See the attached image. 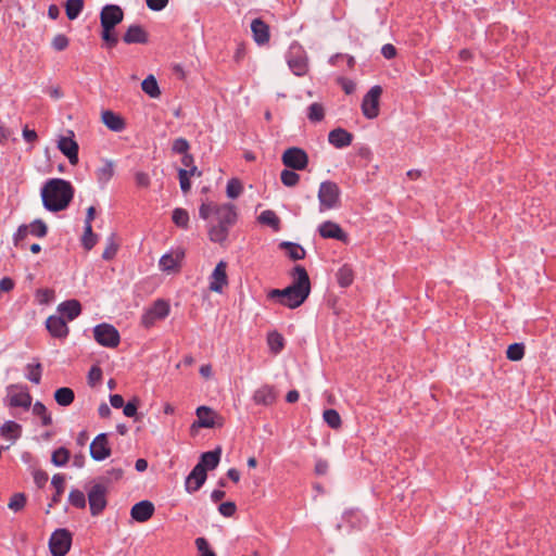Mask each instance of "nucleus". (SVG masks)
<instances>
[{
	"instance_id": "obj_10",
	"label": "nucleus",
	"mask_w": 556,
	"mask_h": 556,
	"mask_svg": "<svg viewBox=\"0 0 556 556\" xmlns=\"http://www.w3.org/2000/svg\"><path fill=\"white\" fill-rule=\"evenodd\" d=\"M382 88L376 85L369 89L362 101V113L366 118L374 119L379 115V103Z\"/></svg>"
},
{
	"instance_id": "obj_4",
	"label": "nucleus",
	"mask_w": 556,
	"mask_h": 556,
	"mask_svg": "<svg viewBox=\"0 0 556 556\" xmlns=\"http://www.w3.org/2000/svg\"><path fill=\"white\" fill-rule=\"evenodd\" d=\"M340 188L334 181H323L318 190L319 211L324 212L340 204Z\"/></svg>"
},
{
	"instance_id": "obj_23",
	"label": "nucleus",
	"mask_w": 556,
	"mask_h": 556,
	"mask_svg": "<svg viewBox=\"0 0 556 556\" xmlns=\"http://www.w3.org/2000/svg\"><path fill=\"white\" fill-rule=\"evenodd\" d=\"M328 141L337 149L349 147L353 141V135L344 128L338 127L328 134Z\"/></svg>"
},
{
	"instance_id": "obj_35",
	"label": "nucleus",
	"mask_w": 556,
	"mask_h": 556,
	"mask_svg": "<svg viewBox=\"0 0 556 556\" xmlns=\"http://www.w3.org/2000/svg\"><path fill=\"white\" fill-rule=\"evenodd\" d=\"M257 219L261 224L271 227L275 231L280 230V218L271 210L263 211Z\"/></svg>"
},
{
	"instance_id": "obj_18",
	"label": "nucleus",
	"mask_w": 556,
	"mask_h": 556,
	"mask_svg": "<svg viewBox=\"0 0 556 556\" xmlns=\"http://www.w3.org/2000/svg\"><path fill=\"white\" fill-rule=\"evenodd\" d=\"M226 270L227 263L225 261L218 262L210 277V290L217 293L223 291L224 287L228 285V276Z\"/></svg>"
},
{
	"instance_id": "obj_46",
	"label": "nucleus",
	"mask_w": 556,
	"mask_h": 556,
	"mask_svg": "<svg viewBox=\"0 0 556 556\" xmlns=\"http://www.w3.org/2000/svg\"><path fill=\"white\" fill-rule=\"evenodd\" d=\"M98 242V236L93 233L91 225H85V231L81 238L83 247L89 251L91 250Z\"/></svg>"
},
{
	"instance_id": "obj_9",
	"label": "nucleus",
	"mask_w": 556,
	"mask_h": 556,
	"mask_svg": "<svg viewBox=\"0 0 556 556\" xmlns=\"http://www.w3.org/2000/svg\"><path fill=\"white\" fill-rule=\"evenodd\" d=\"M93 337L100 345L105 348H116L121 341L117 329L105 323L97 325L93 328Z\"/></svg>"
},
{
	"instance_id": "obj_12",
	"label": "nucleus",
	"mask_w": 556,
	"mask_h": 556,
	"mask_svg": "<svg viewBox=\"0 0 556 556\" xmlns=\"http://www.w3.org/2000/svg\"><path fill=\"white\" fill-rule=\"evenodd\" d=\"M124 17L123 10L115 4H106L102 8L100 13L101 27L106 29H114Z\"/></svg>"
},
{
	"instance_id": "obj_44",
	"label": "nucleus",
	"mask_w": 556,
	"mask_h": 556,
	"mask_svg": "<svg viewBox=\"0 0 556 556\" xmlns=\"http://www.w3.org/2000/svg\"><path fill=\"white\" fill-rule=\"evenodd\" d=\"M267 343L270 351L275 354H278L285 346L283 337L277 331L268 333Z\"/></svg>"
},
{
	"instance_id": "obj_7",
	"label": "nucleus",
	"mask_w": 556,
	"mask_h": 556,
	"mask_svg": "<svg viewBox=\"0 0 556 556\" xmlns=\"http://www.w3.org/2000/svg\"><path fill=\"white\" fill-rule=\"evenodd\" d=\"M72 541V533L67 529H56L49 540L52 556H65L71 549Z\"/></svg>"
},
{
	"instance_id": "obj_47",
	"label": "nucleus",
	"mask_w": 556,
	"mask_h": 556,
	"mask_svg": "<svg viewBox=\"0 0 556 556\" xmlns=\"http://www.w3.org/2000/svg\"><path fill=\"white\" fill-rule=\"evenodd\" d=\"M324 420L332 429H339L342 425L341 417L336 409H326L323 414Z\"/></svg>"
},
{
	"instance_id": "obj_22",
	"label": "nucleus",
	"mask_w": 556,
	"mask_h": 556,
	"mask_svg": "<svg viewBox=\"0 0 556 556\" xmlns=\"http://www.w3.org/2000/svg\"><path fill=\"white\" fill-rule=\"evenodd\" d=\"M206 471L202 468V465H195L186 479V490L189 493L197 492L206 480Z\"/></svg>"
},
{
	"instance_id": "obj_11",
	"label": "nucleus",
	"mask_w": 556,
	"mask_h": 556,
	"mask_svg": "<svg viewBox=\"0 0 556 556\" xmlns=\"http://www.w3.org/2000/svg\"><path fill=\"white\" fill-rule=\"evenodd\" d=\"M281 161L288 168L304 170L308 165V155L303 149L292 147L283 152Z\"/></svg>"
},
{
	"instance_id": "obj_24",
	"label": "nucleus",
	"mask_w": 556,
	"mask_h": 556,
	"mask_svg": "<svg viewBox=\"0 0 556 556\" xmlns=\"http://www.w3.org/2000/svg\"><path fill=\"white\" fill-rule=\"evenodd\" d=\"M123 41L127 45L141 43L149 41V35L140 25H130L123 36Z\"/></svg>"
},
{
	"instance_id": "obj_36",
	"label": "nucleus",
	"mask_w": 556,
	"mask_h": 556,
	"mask_svg": "<svg viewBox=\"0 0 556 556\" xmlns=\"http://www.w3.org/2000/svg\"><path fill=\"white\" fill-rule=\"evenodd\" d=\"M280 248L283 249L292 261H300L305 257V250L298 243L282 242Z\"/></svg>"
},
{
	"instance_id": "obj_62",
	"label": "nucleus",
	"mask_w": 556,
	"mask_h": 556,
	"mask_svg": "<svg viewBox=\"0 0 556 556\" xmlns=\"http://www.w3.org/2000/svg\"><path fill=\"white\" fill-rule=\"evenodd\" d=\"M237 506L233 502H225L222 503L218 507V511L224 517H232L236 514Z\"/></svg>"
},
{
	"instance_id": "obj_16",
	"label": "nucleus",
	"mask_w": 556,
	"mask_h": 556,
	"mask_svg": "<svg viewBox=\"0 0 556 556\" xmlns=\"http://www.w3.org/2000/svg\"><path fill=\"white\" fill-rule=\"evenodd\" d=\"M318 232L325 239H336L343 243L349 242L348 233L334 222L327 220L319 225Z\"/></svg>"
},
{
	"instance_id": "obj_50",
	"label": "nucleus",
	"mask_w": 556,
	"mask_h": 556,
	"mask_svg": "<svg viewBox=\"0 0 556 556\" xmlns=\"http://www.w3.org/2000/svg\"><path fill=\"white\" fill-rule=\"evenodd\" d=\"M28 227V232L35 237L43 238L48 232L47 225L41 219H36Z\"/></svg>"
},
{
	"instance_id": "obj_29",
	"label": "nucleus",
	"mask_w": 556,
	"mask_h": 556,
	"mask_svg": "<svg viewBox=\"0 0 556 556\" xmlns=\"http://www.w3.org/2000/svg\"><path fill=\"white\" fill-rule=\"evenodd\" d=\"M220 460V450L205 452L201 455L200 462L197 465H202L205 471L215 469Z\"/></svg>"
},
{
	"instance_id": "obj_45",
	"label": "nucleus",
	"mask_w": 556,
	"mask_h": 556,
	"mask_svg": "<svg viewBox=\"0 0 556 556\" xmlns=\"http://www.w3.org/2000/svg\"><path fill=\"white\" fill-rule=\"evenodd\" d=\"M26 378L35 384H39L41 381L42 366L40 363L28 364L26 366Z\"/></svg>"
},
{
	"instance_id": "obj_58",
	"label": "nucleus",
	"mask_w": 556,
	"mask_h": 556,
	"mask_svg": "<svg viewBox=\"0 0 556 556\" xmlns=\"http://www.w3.org/2000/svg\"><path fill=\"white\" fill-rule=\"evenodd\" d=\"M70 40L63 35H56L52 40V47L55 51H64L68 47Z\"/></svg>"
},
{
	"instance_id": "obj_55",
	"label": "nucleus",
	"mask_w": 556,
	"mask_h": 556,
	"mask_svg": "<svg viewBox=\"0 0 556 556\" xmlns=\"http://www.w3.org/2000/svg\"><path fill=\"white\" fill-rule=\"evenodd\" d=\"M53 299H54V291H53V290H51V289L43 288V289H38V290L36 291V300H37L40 304H48V303H50Z\"/></svg>"
},
{
	"instance_id": "obj_51",
	"label": "nucleus",
	"mask_w": 556,
	"mask_h": 556,
	"mask_svg": "<svg viewBox=\"0 0 556 556\" xmlns=\"http://www.w3.org/2000/svg\"><path fill=\"white\" fill-rule=\"evenodd\" d=\"M242 190L243 187L241 181L237 178H232L227 184L226 193L228 198L236 199L241 194Z\"/></svg>"
},
{
	"instance_id": "obj_26",
	"label": "nucleus",
	"mask_w": 556,
	"mask_h": 556,
	"mask_svg": "<svg viewBox=\"0 0 556 556\" xmlns=\"http://www.w3.org/2000/svg\"><path fill=\"white\" fill-rule=\"evenodd\" d=\"M62 317H66V321H72L81 313V305L77 300H67L62 302L58 307Z\"/></svg>"
},
{
	"instance_id": "obj_25",
	"label": "nucleus",
	"mask_w": 556,
	"mask_h": 556,
	"mask_svg": "<svg viewBox=\"0 0 556 556\" xmlns=\"http://www.w3.org/2000/svg\"><path fill=\"white\" fill-rule=\"evenodd\" d=\"M253 38L257 45H265L269 41V27L261 18H255L251 23Z\"/></svg>"
},
{
	"instance_id": "obj_52",
	"label": "nucleus",
	"mask_w": 556,
	"mask_h": 556,
	"mask_svg": "<svg viewBox=\"0 0 556 556\" xmlns=\"http://www.w3.org/2000/svg\"><path fill=\"white\" fill-rule=\"evenodd\" d=\"M26 496L24 493H15L8 504L9 508L14 511L22 510L26 505Z\"/></svg>"
},
{
	"instance_id": "obj_1",
	"label": "nucleus",
	"mask_w": 556,
	"mask_h": 556,
	"mask_svg": "<svg viewBox=\"0 0 556 556\" xmlns=\"http://www.w3.org/2000/svg\"><path fill=\"white\" fill-rule=\"evenodd\" d=\"M199 216L204 220L213 217L207 226V236L218 244L227 241L230 229L238 220L237 207L232 203L203 202L199 207Z\"/></svg>"
},
{
	"instance_id": "obj_40",
	"label": "nucleus",
	"mask_w": 556,
	"mask_h": 556,
	"mask_svg": "<svg viewBox=\"0 0 556 556\" xmlns=\"http://www.w3.org/2000/svg\"><path fill=\"white\" fill-rule=\"evenodd\" d=\"M141 88L151 98H157L161 94L157 81L152 75L142 80Z\"/></svg>"
},
{
	"instance_id": "obj_61",
	"label": "nucleus",
	"mask_w": 556,
	"mask_h": 556,
	"mask_svg": "<svg viewBox=\"0 0 556 556\" xmlns=\"http://www.w3.org/2000/svg\"><path fill=\"white\" fill-rule=\"evenodd\" d=\"M102 39L108 43L110 48L115 47L118 42V38L114 33V29L102 28Z\"/></svg>"
},
{
	"instance_id": "obj_38",
	"label": "nucleus",
	"mask_w": 556,
	"mask_h": 556,
	"mask_svg": "<svg viewBox=\"0 0 556 556\" xmlns=\"http://www.w3.org/2000/svg\"><path fill=\"white\" fill-rule=\"evenodd\" d=\"M71 457V452L66 447H59L52 452L51 463L56 467L65 466Z\"/></svg>"
},
{
	"instance_id": "obj_59",
	"label": "nucleus",
	"mask_w": 556,
	"mask_h": 556,
	"mask_svg": "<svg viewBox=\"0 0 556 556\" xmlns=\"http://www.w3.org/2000/svg\"><path fill=\"white\" fill-rule=\"evenodd\" d=\"M102 379V370L99 366H92L88 374V383L93 387Z\"/></svg>"
},
{
	"instance_id": "obj_60",
	"label": "nucleus",
	"mask_w": 556,
	"mask_h": 556,
	"mask_svg": "<svg viewBox=\"0 0 556 556\" xmlns=\"http://www.w3.org/2000/svg\"><path fill=\"white\" fill-rule=\"evenodd\" d=\"M138 404H139V401L136 397L132 399L131 401H128L126 404H124V406H123L124 415L127 417H135L137 415Z\"/></svg>"
},
{
	"instance_id": "obj_15",
	"label": "nucleus",
	"mask_w": 556,
	"mask_h": 556,
	"mask_svg": "<svg viewBox=\"0 0 556 556\" xmlns=\"http://www.w3.org/2000/svg\"><path fill=\"white\" fill-rule=\"evenodd\" d=\"M90 455L94 460H104L111 455V447L106 433L98 434L90 444Z\"/></svg>"
},
{
	"instance_id": "obj_56",
	"label": "nucleus",
	"mask_w": 556,
	"mask_h": 556,
	"mask_svg": "<svg viewBox=\"0 0 556 556\" xmlns=\"http://www.w3.org/2000/svg\"><path fill=\"white\" fill-rule=\"evenodd\" d=\"M178 178H179L181 191L184 193H188L191 189V181H190L191 177L188 176L187 168H180L178 170Z\"/></svg>"
},
{
	"instance_id": "obj_57",
	"label": "nucleus",
	"mask_w": 556,
	"mask_h": 556,
	"mask_svg": "<svg viewBox=\"0 0 556 556\" xmlns=\"http://www.w3.org/2000/svg\"><path fill=\"white\" fill-rule=\"evenodd\" d=\"M189 148H190V144L185 138H177L173 142L172 150H173V152H175L177 154L184 155L185 153H188Z\"/></svg>"
},
{
	"instance_id": "obj_37",
	"label": "nucleus",
	"mask_w": 556,
	"mask_h": 556,
	"mask_svg": "<svg viewBox=\"0 0 556 556\" xmlns=\"http://www.w3.org/2000/svg\"><path fill=\"white\" fill-rule=\"evenodd\" d=\"M337 281L340 287L348 288L354 281V271L349 265H343L337 273Z\"/></svg>"
},
{
	"instance_id": "obj_28",
	"label": "nucleus",
	"mask_w": 556,
	"mask_h": 556,
	"mask_svg": "<svg viewBox=\"0 0 556 556\" xmlns=\"http://www.w3.org/2000/svg\"><path fill=\"white\" fill-rule=\"evenodd\" d=\"M114 176V164L112 161H104L103 166L96 170V178L101 188L105 187Z\"/></svg>"
},
{
	"instance_id": "obj_19",
	"label": "nucleus",
	"mask_w": 556,
	"mask_h": 556,
	"mask_svg": "<svg viewBox=\"0 0 556 556\" xmlns=\"http://www.w3.org/2000/svg\"><path fill=\"white\" fill-rule=\"evenodd\" d=\"M71 137L62 136L58 141L59 150L68 159L72 165L78 163V143L74 140V134L71 131Z\"/></svg>"
},
{
	"instance_id": "obj_33",
	"label": "nucleus",
	"mask_w": 556,
	"mask_h": 556,
	"mask_svg": "<svg viewBox=\"0 0 556 556\" xmlns=\"http://www.w3.org/2000/svg\"><path fill=\"white\" fill-rule=\"evenodd\" d=\"M326 115L325 106L320 102H313L307 106L306 116L311 123H320Z\"/></svg>"
},
{
	"instance_id": "obj_41",
	"label": "nucleus",
	"mask_w": 556,
	"mask_h": 556,
	"mask_svg": "<svg viewBox=\"0 0 556 556\" xmlns=\"http://www.w3.org/2000/svg\"><path fill=\"white\" fill-rule=\"evenodd\" d=\"M84 9V0H67L65 12L68 20H76Z\"/></svg>"
},
{
	"instance_id": "obj_5",
	"label": "nucleus",
	"mask_w": 556,
	"mask_h": 556,
	"mask_svg": "<svg viewBox=\"0 0 556 556\" xmlns=\"http://www.w3.org/2000/svg\"><path fill=\"white\" fill-rule=\"evenodd\" d=\"M170 312L169 303L163 299H159L144 311L141 316V325L149 329L155 325L157 320L165 319Z\"/></svg>"
},
{
	"instance_id": "obj_20",
	"label": "nucleus",
	"mask_w": 556,
	"mask_h": 556,
	"mask_svg": "<svg viewBox=\"0 0 556 556\" xmlns=\"http://www.w3.org/2000/svg\"><path fill=\"white\" fill-rule=\"evenodd\" d=\"M46 327L49 333L56 339H65L70 332L67 321L62 316H49L46 320Z\"/></svg>"
},
{
	"instance_id": "obj_3",
	"label": "nucleus",
	"mask_w": 556,
	"mask_h": 556,
	"mask_svg": "<svg viewBox=\"0 0 556 556\" xmlns=\"http://www.w3.org/2000/svg\"><path fill=\"white\" fill-rule=\"evenodd\" d=\"M74 197V188L67 180L61 178L49 179L41 189L43 206L50 212L65 210Z\"/></svg>"
},
{
	"instance_id": "obj_30",
	"label": "nucleus",
	"mask_w": 556,
	"mask_h": 556,
	"mask_svg": "<svg viewBox=\"0 0 556 556\" xmlns=\"http://www.w3.org/2000/svg\"><path fill=\"white\" fill-rule=\"evenodd\" d=\"M102 121L113 131H122L125 128L124 119L112 111H104L102 113Z\"/></svg>"
},
{
	"instance_id": "obj_64",
	"label": "nucleus",
	"mask_w": 556,
	"mask_h": 556,
	"mask_svg": "<svg viewBox=\"0 0 556 556\" xmlns=\"http://www.w3.org/2000/svg\"><path fill=\"white\" fill-rule=\"evenodd\" d=\"M124 470L122 468H111L105 472V480L108 482L118 481L123 478Z\"/></svg>"
},
{
	"instance_id": "obj_63",
	"label": "nucleus",
	"mask_w": 556,
	"mask_h": 556,
	"mask_svg": "<svg viewBox=\"0 0 556 556\" xmlns=\"http://www.w3.org/2000/svg\"><path fill=\"white\" fill-rule=\"evenodd\" d=\"M49 480V476L45 470L38 469L34 472V482L38 488H43Z\"/></svg>"
},
{
	"instance_id": "obj_54",
	"label": "nucleus",
	"mask_w": 556,
	"mask_h": 556,
	"mask_svg": "<svg viewBox=\"0 0 556 556\" xmlns=\"http://www.w3.org/2000/svg\"><path fill=\"white\" fill-rule=\"evenodd\" d=\"M195 546L200 552V556H216L215 552L210 548L208 542L205 538L195 539Z\"/></svg>"
},
{
	"instance_id": "obj_21",
	"label": "nucleus",
	"mask_w": 556,
	"mask_h": 556,
	"mask_svg": "<svg viewBox=\"0 0 556 556\" xmlns=\"http://www.w3.org/2000/svg\"><path fill=\"white\" fill-rule=\"evenodd\" d=\"M155 511L154 505L150 501L136 503L130 509V516L137 522H146L152 518Z\"/></svg>"
},
{
	"instance_id": "obj_39",
	"label": "nucleus",
	"mask_w": 556,
	"mask_h": 556,
	"mask_svg": "<svg viewBox=\"0 0 556 556\" xmlns=\"http://www.w3.org/2000/svg\"><path fill=\"white\" fill-rule=\"evenodd\" d=\"M172 220L173 223L182 229L189 228V213L187 210L177 207L173 211L172 214Z\"/></svg>"
},
{
	"instance_id": "obj_6",
	"label": "nucleus",
	"mask_w": 556,
	"mask_h": 556,
	"mask_svg": "<svg viewBox=\"0 0 556 556\" xmlns=\"http://www.w3.org/2000/svg\"><path fill=\"white\" fill-rule=\"evenodd\" d=\"M88 504L90 514L97 517L108 506V488L103 483H94L88 491Z\"/></svg>"
},
{
	"instance_id": "obj_34",
	"label": "nucleus",
	"mask_w": 556,
	"mask_h": 556,
	"mask_svg": "<svg viewBox=\"0 0 556 556\" xmlns=\"http://www.w3.org/2000/svg\"><path fill=\"white\" fill-rule=\"evenodd\" d=\"M54 400L60 406H70L75 400V393L71 388L62 387L55 390Z\"/></svg>"
},
{
	"instance_id": "obj_31",
	"label": "nucleus",
	"mask_w": 556,
	"mask_h": 556,
	"mask_svg": "<svg viewBox=\"0 0 556 556\" xmlns=\"http://www.w3.org/2000/svg\"><path fill=\"white\" fill-rule=\"evenodd\" d=\"M51 484L55 489V493L51 498L49 507H53L61 501L62 494L65 490V477L62 473H55L52 477Z\"/></svg>"
},
{
	"instance_id": "obj_13",
	"label": "nucleus",
	"mask_w": 556,
	"mask_h": 556,
	"mask_svg": "<svg viewBox=\"0 0 556 556\" xmlns=\"http://www.w3.org/2000/svg\"><path fill=\"white\" fill-rule=\"evenodd\" d=\"M278 399V391L271 384L264 383L252 394V401L258 406H273Z\"/></svg>"
},
{
	"instance_id": "obj_32",
	"label": "nucleus",
	"mask_w": 556,
	"mask_h": 556,
	"mask_svg": "<svg viewBox=\"0 0 556 556\" xmlns=\"http://www.w3.org/2000/svg\"><path fill=\"white\" fill-rule=\"evenodd\" d=\"M21 433H22V427H21V425H18L15 421H11V420L5 421L0 427V434L4 439H9V440H13L14 441V440H17L21 437Z\"/></svg>"
},
{
	"instance_id": "obj_8",
	"label": "nucleus",
	"mask_w": 556,
	"mask_h": 556,
	"mask_svg": "<svg viewBox=\"0 0 556 556\" xmlns=\"http://www.w3.org/2000/svg\"><path fill=\"white\" fill-rule=\"evenodd\" d=\"M7 403L10 407H22L25 410L31 406V395L27 387L21 384H10L7 388Z\"/></svg>"
},
{
	"instance_id": "obj_42",
	"label": "nucleus",
	"mask_w": 556,
	"mask_h": 556,
	"mask_svg": "<svg viewBox=\"0 0 556 556\" xmlns=\"http://www.w3.org/2000/svg\"><path fill=\"white\" fill-rule=\"evenodd\" d=\"M33 414L41 419L42 426L48 427L52 425L51 414L48 412L43 403L36 402L33 406Z\"/></svg>"
},
{
	"instance_id": "obj_14",
	"label": "nucleus",
	"mask_w": 556,
	"mask_h": 556,
	"mask_svg": "<svg viewBox=\"0 0 556 556\" xmlns=\"http://www.w3.org/2000/svg\"><path fill=\"white\" fill-rule=\"evenodd\" d=\"M287 62L290 70L296 75L302 76L307 71V59L300 47H291L287 54Z\"/></svg>"
},
{
	"instance_id": "obj_53",
	"label": "nucleus",
	"mask_w": 556,
	"mask_h": 556,
	"mask_svg": "<svg viewBox=\"0 0 556 556\" xmlns=\"http://www.w3.org/2000/svg\"><path fill=\"white\" fill-rule=\"evenodd\" d=\"M118 250L117 243L114 241V235H112L109 239L108 245L102 253V258L105 261H111L115 257Z\"/></svg>"
},
{
	"instance_id": "obj_27",
	"label": "nucleus",
	"mask_w": 556,
	"mask_h": 556,
	"mask_svg": "<svg viewBox=\"0 0 556 556\" xmlns=\"http://www.w3.org/2000/svg\"><path fill=\"white\" fill-rule=\"evenodd\" d=\"M197 416L198 420L194 421L191 426V428H214L215 427V420H214V413L211 408L206 406H200L197 408Z\"/></svg>"
},
{
	"instance_id": "obj_43",
	"label": "nucleus",
	"mask_w": 556,
	"mask_h": 556,
	"mask_svg": "<svg viewBox=\"0 0 556 556\" xmlns=\"http://www.w3.org/2000/svg\"><path fill=\"white\" fill-rule=\"evenodd\" d=\"M68 503L75 508H86L87 501L85 493L79 489H72L68 494Z\"/></svg>"
},
{
	"instance_id": "obj_2",
	"label": "nucleus",
	"mask_w": 556,
	"mask_h": 556,
	"mask_svg": "<svg viewBox=\"0 0 556 556\" xmlns=\"http://www.w3.org/2000/svg\"><path fill=\"white\" fill-rule=\"evenodd\" d=\"M293 282L280 290L273 289L268 293L270 299H279V303L289 308L299 307L309 295L311 281L306 269L302 265H296L292 273Z\"/></svg>"
},
{
	"instance_id": "obj_17",
	"label": "nucleus",
	"mask_w": 556,
	"mask_h": 556,
	"mask_svg": "<svg viewBox=\"0 0 556 556\" xmlns=\"http://www.w3.org/2000/svg\"><path fill=\"white\" fill-rule=\"evenodd\" d=\"M185 257V251L177 249L170 253L164 254L159 262L161 270L166 273H177L180 269L181 261Z\"/></svg>"
},
{
	"instance_id": "obj_48",
	"label": "nucleus",
	"mask_w": 556,
	"mask_h": 556,
	"mask_svg": "<svg viewBox=\"0 0 556 556\" xmlns=\"http://www.w3.org/2000/svg\"><path fill=\"white\" fill-rule=\"evenodd\" d=\"M525 356V345L522 343H513L506 351V357L509 361L518 362Z\"/></svg>"
},
{
	"instance_id": "obj_49",
	"label": "nucleus",
	"mask_w": 556,
	"mask_h": 556,
	"mask_svg": "<svg viewBox=\"0 0 556 556\" xmlns=\"http://www.w3.org/2000/svg\"><path fill=\"white\" fill-rule=\"evenodd\" d=\"M281 182L286 187H295L300 181V175L295 173L293 169H283L280 173Z\"/></svg>"
}]
</instances>
